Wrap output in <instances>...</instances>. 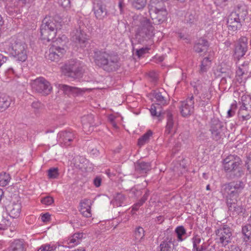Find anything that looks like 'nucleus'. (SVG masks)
<instances>
[{
    "label": "nucleus",
    "mask_w": 251,
    "mask_h": 251,
    "mask_svg": "<svg viewBox=\"0 0 251 251\" xmlns=\"http://www.w3.org/2000/svg\"><path fill=\"white\" fill-rule=\"evenodd\" d=\"M25 244L24 241L17 239L12 242L8 251H25Z\"/></svg>",
    "instance_id": "obj_26"
},
{
    "label": "nucleus",
    "mask_w": 251,
    "mask_h": 251,
    "mask_svg": "<svg viewBox=\"0 0 251 251\" xmlns=\"http://www.w3.org/2000/svg\"><path fill=\"white\" fill-rule=\"evenodd\" d=\"M151 169V166L150 163L145 162H138L135 164V170L140 173H146Z\"/></svg>",
    "instance_id": "obj_28"
},
{
    "label": "nucleus",
    "mask_w": 251,
    "mask_h": 251,
    "mask_svg": "<svg viewBox=\"0 0 251 251\" xmlns=\"http://www.w3.org/2000/svg\"><path fill=\"white\" fill-rule=\"evenodd\" d=\"M10 180V176L9 174L6 173L0 174V186H5L7 185Z\"/></svg>",
    "instance_id": "obj_41"
},
{
    "label": "nucleus",
    "mask_w": 251,
    "mask_h": 251,
    "mask_svg": "<svg viewBox=\"0 0 251 251\" xmlns=\"http://www.w3.org/2000/svg\"><path fill=\"white\" fill-rule=\"evenodd\" d=\"M249 226H251V216L249 217V218L248 219V224H247Z\"/></svg>",
    "instance_id": "obj_64"
},
{
    "label": "nucleus",
    "mask_w": 251,
    "mask_h": 251,
    "mask_svg": "<svg viewBox=\"0 0 251 251\" xmlns=\"http://www.w3.org/2000/svg\"><path fill=\"white\" fill-rule=\"evenodd\" d=\"M239 66H241L242 68H245L248 72L249 71V63L248 62H244L241 64H239Z\"/></svg>",
    "instance_id": "obj_60"
},
{
    "label": "nucleus",
    "mask_w": 251,
    "mask_h": 251,
    "mask_svg": "<svg viewBox=\"0 0 251 251\" xmlns=\"http://www.w3.org/2000/svg\"><path fill=\"white\" fill-rule=\"evenodd\" d=\"M94 10L95 16L98 19L102 20L107 15V11L105 6L102 4H97Z\"/></svg>",
    "instance_id": "obj_27"
},
{
    "label": "nucleus",
    "mask_w": 251,
    "mask_h": 251,
    "mask_svg": "<svg viewBox=\"0 0 251 251\" xmlns=\"http://www.w3.org/2000/svg\"><path fill=\"white\" fill-rule=\"evenodd\" d=\"M32 107L36 110H39L42 107V104L39 101H34L32 103Z\"/></svg>",
    "instance_id": "obj_54"
},
{
    "label": "nucleus",
    "mask_w": 251,
    "mask_h": 251,
    "mask_svg": "<svg viewBox=\"0 0 251 251\" xmlns=\"http://www.w3.org/2000/svg\"><path fill=\"white\" fill-rule=\"evenodd\" d=\"M208 46V42L206 40L200 38L195 43L194 50L198 53L205 52L207 50Z\"/></svg>",
    "instance_id": "obj_25"
},
{
    "label": "nucleus",
    "mask_w": 251,
    "mask_h": 251,
    "mask_svg": "<svg viewBox=\"0 0 251 251\" xmlns=\"http://www.w3.org/2000/svg\"><path fill=\"white\" fill-rule=\"evenodd\" d=\"M211 65V60L208 57H205L201 61L200 70V73L206 72Z\"/></svg>",
    "instance_id": "obj_36"
},
{
    "label": "nucleus",
    "mask_w": 251,
    "mask_h": 251,
    "mask_svg": "<svg viewBox=\"0 0 251 251\" xmlns=\"http://www.w3.org/2000/svg\"><path fill=\"white\" fill-rule=\"evenodd\" d=\"M131 5L136 9L144 8L147 3V0H128Z\"/></svg>",
    "instance_id": "obj_35"
},
{
    "label": "nucleus",
    "mask_w": 251,
    "mask_h": 251,
    "mask_svg": "<svg viewBox=\"0 0 251 251\" xmlns=\"http://www.w3.org/2000/svg\"><path fill=\"white\" fill-rule=\"evenodd\" d=\"M216 235L219 237L220 242L226 246L230 242L232 231L230 227L226 225H222L215 231Z\"/></svg>",
    "instance_id": "obj_12"
},
{
    "label": "nucleus",
    "mask_w": 251,
    "mask_h": 251,
    "mask_svg": "<svg viewBox=\"0 0 251 251\" xmlns=\"http://www.w3.org/2000/svg\"><path fill=\"white\" fill-rule=\"evenodd\" d=\"M101 182V179L99 177H96L94 180V183L97 187H98L100 185Z\"/></svg>",
    "instance_id": "obj_57"
},
{
    "label": "nucleus",
    "mask_w": 251,
    "mask_h": 251,
    "mask_svg": "<svg viewBox=\"0 0 251 251\" xmlns=\"http://www.w3.org/2000/svg\"><path fill=\"white\" fill-rule=\"evenodd\" d=\"M7 51L17 60L24 62L27 59V45L24 42L12 38L7 43Z\"/></svg>",
    "instance_id": "obj_2"
},
{
    "label": "nucleus",
    "mask_w": 251,
    "mask_h": 251,
    "mask_svg": "<svg viewBox=\"0 0 251 251\" xmlns=\"http://www.w3.org/2000/svg\"><path fill=\"white\" fill-rule=\"evenodd\" d=\"M248 73L247 70L245 68H242L241 66L238 67V70L236 71V74L239 76H241L243 75Z\"/></svg>",
    "instance_id": "obj_52"
},
{
    "label": "nucleus",
    "mask_w": 251,
    "mask_h": 251,
    "mask_svg": "<svg viewBox=\"0 0 251 251\" xmlns=\"http://www.w3.org/2000/svg\"><path fill=\"white\" fill-rule=\"evenodd\" d=\"M3 216H0V225L2 224H6V222L7 220L6 219L3 218Z\"/></svg>",
    "instance_id": "obj_63"
},
{
    "label": "nucleus",
    "mask_w": 251,
    "mask_h": 251,
    "mask_svg": "<svg viewBox=\"0 0 251 251\" xmlns=\"http://www.w3.org/2000/svg\"><path fill=\"white\" fill-rule=\"evenodd\" d=\"M55 42L50 46L49 50L45 53V57L51 61L58 62L66 53L64 48L57 46Z\"/></svg>",
    "instance_id": "obj_10"
},
{
    "label": "nucleus",
    "mask_w": 251,
    "mask_h": 251,
    "mask_svg": "<svg viewBox=\"0 0 251 251\" xmlns=\"http://www.w3.org/2000/svg\"><path fill=\"white\" fill-rule=\"evenodd\" d=\"M192 240H193V243H194L197 244L198 245H199L201 241V238L197 235H195L193 238Z\"/></svg>",
    "instance_id": "obj_59"
},
{
    "label": "nucleus",
    "mask_w": 251,
    "mask_h": 251,
    "mask_svg": "<svg viewBox=\"0 0 251 251\" xmlns=\"http://www.w3.org/2000/svg\"><path fill=\"white\" fill-rule=\"evenodd\" d=\"M125 200V196L121 193H117L115 196L112 202L114 205L120 206Z\"/></svg>",
    "instance_id": "obj_37"
},
{
    "label": "nucleus",
    "mask_w": 251,
    "mask_h": 251,
    "mask_svg": "<svg viewBox=\"0 0 251 251\" xmlns=\"http://www.w3.org/2000/svg\"><path fill=\"white\" fill-rule=\"evenodd\" d=\"M201 95L199 96V101L202 105H206L208 100L211 99V96L209 90V87L203 90L202 92H201Z\"/></svg>",
    "instance_id": "obj_29"
},
{
    "label": "nucleus",
    "mask_w": 251,
    "mask_h": 251,
    "mask_svg": "<svg viewBox=\"0 0 251 251\" xmlns=\"http://www.w3.org/2000/svg\"><path fill=\"white\" fill-rule=\"evenodd\" d=\"M167 14V10H161L150 14L154 23L160 24L166 20Z\"/></svg>",
    "instance_id": "obj_23"
},
{
    "label": "nucleus",
    "mask_w": 251,
    "mask_h": 251,
    "mask_svg": "<svg viewBox=\"0 0 251 251\" xmlns=\"http://www.w3.org/2000/svg\"><path fill=\"white\" fill-rule=\"evenodd\" d=\"M244 184L243 182L233 181L223 184L221 192L224 197L226 198V201L228 199H236V196L243 189Z\"/></svg>",
    "instance_id": "obj_7"
},
{
    "label": "nucleus",
    "mask_w": 251,
    "mask_h": 251,
    "mask_svg": "<svg viewBox=\"0 0 251 251\" xmlns=\"http://www.w3.org/2000/svg\"><path fill=\"white\" fill-rule=\"evenodd\" d=\"M48 176L49 178L55 179L59 176L58 169L57 168H52L48 170Z\"/></svg>",
    "instance_id": "obj_45"
},
{
    "label": "nucleus",
    "mask_w": 251,
    "mask_h": 251,
    "mask_svg": "<svg viewBox=\"0 0 251 251\" xmlns=\"http://www.w3.org/2000/svg\"><path fill=\"white\" fill-rule=\"evenodd\" d=\"M144 229L140 226L136 228L134 232V238L136 242H140L144 238Z\"/></svg>",
    "instance_id": "obj_39"
},
{
    "label": "nucleus",
    "mask_w": 251,
    "mask_h": 251,
    "mask_svg": "<svg viewBox=\"0 0 251 251\" xmlns=\"http://www.w3.org/2000/svg\"><path fill=\"white\" fill-rule=\"evenodd\" d=\"M194 97L187 99L186 100L182 101L180 107V112L182 116L187 117L191 115L194 110Z\"/></svg>",
    "instance_id": "obj_14"
},
{
    "label": "nucleus",
    "mask_w": 251,
    "mask_h": 251,
    "mask_svg": "<svg viewBox=\"0 0 251 251\" xmlns=\"http://www.w3.org/2000/svg\"><path fill=\"white\" fill-rule=\"evenodd\" d=\"M165 94V92L164 90L154 93V98L156 99V101L158 102L156 104L160 105L161 104L164 105L166 103Z\"/></svg>",
    "instance_id": "obj_34"
},
{
    "label": "nucleus",
    "mask_w": 251,
    "mask_h": 251,
    "mask_svg": "<svg viewBox=\"0 0 251 251\" xmlns=\"http://www.w3.org/2000/svg\"><path fill=\"white\" fill-rule=\"evenodd\" d=\"M208 86L205 83H201L198 82L196 86H194L195 90L194 94L195 95L199 94L201 92H202L203 90L206 89Z\"/></svg>",
    "instance_id": "obj_44"
},
{
    "label": "nucleus",
    "mask_w": 251,
    "mask_h": 251,
    "mask_svg": "<svg viewBox=\"0 0 251 251\" xmlns=\"http://www.w3.org/2000/svg\"><path fill=\"white\" fill-rule=\"evenodd\" d=\"M245 165L249 174H251V153H250L247 156L245 161Z\"/></svg>",
    "instance_id": "obj_49"
},
{
    "label": "nucleus",
    "mask_w": 251,
    "mask_h": 251,
    "mask_svg": "<svg viewBox=\"0 0 251 251\" xmlns=\"http://www.w3.org/2000/svg\"><path fill=\"white\" fill-rule=\"evenodd\" d=\"M149 75L152 78V80L153 81H156L157 80V76L155 74V73H154L153 72H151V73H150Z\"/></svg>",
    "instance_id": "obj_61"
},
{
    "label": "nucleus",
    "mask_w": 251,
    "mask_h": 251,
    "mask_svg": "<svg viewBox=\"0 0 251 251\" xmlns=\"http://www.w3.org/2000/svg\"><path fill=\"white\" fill-rule=\"evenodd\" d=\"M166 118L167 124L165 134L166 135H168L175 133L176 119L174 115L170 111H168L166 113Z\"/></svg>",
    "instance_id": "obj_18"
},
{
    "label": "nucleus",
    "mask_w": 251,
    "mask_h": 251,
    "mask_svg": "<svg viewBox=\"0 0 251 251\" xmlns=\"http://www.w3.org/2000/svg\"><path fill=\"white\" fill-rule=\"evenodd\" d=\"M167 3L163 0H151L149 4V10L150 14L156 12L161 10H167L166 4Z\"/></svg>",
    "instance_id": "obj_19"
},
{
    "label": "nucleus",
    "mask_w": 251,
    "mask_h": 251,
    "mask_svg": "<svg viewBox=\"0 0 251 251\" xmlns=\"http://www.w3.org/2000/svg\"><path fill=\"white\" fill-rule=\"evenodd\" d=\"M64 70L66 75L75 78L79 76L81 68L79 62L75 60H71L66 64Z\"/></svg>",
    "instance_id": "obj_13"
},
{
    "label": "nucleus",
    "mask_w": 251,
    "mask_h": 251,
    "mask_svg": "<svg viewBox=\"0 0 251 251\" xmlns=\"http://www.w3.org/2000/svg\"><path fill=\"white\" fill-rule=\"evenodd\" d=\"M60 4L66 8L70 7V0H60Z\"/></svg>",
    "instance_id": "obj_53"
},
{
    "label": "nucleus",
    "mask_w": 251,
    "mask_h": 251,
    "mask_svg": "<svg viewBox=\"0 0 251 251\" xmlns=\"http://www.w3.org/2000/svg\"><path fill=\"white\" fill-rule=\"evenodd\" d=\"M152 132L151 130L148 131L141 137L138 139V145L141 146L148 142L150 137L152 135Z\"/></svg>",
    "instance_id": "obj_40"
},
{
    "label": "nucleus",
    "mask_w": 251,
    "mask_h": 251,
    "mask_svg": "<svg viewBox=\"0 0 251 251\" xmlns=\"http://www.w3.org/2000/svg\"><path fill=\"white\" fill-rule=\"evenodd\" d=\"M189 138V134L187 132H185L181 133L179 135L178 138V140L179 141H181L184 143L186 144L188 143V140Z\"/></svg>",
    "instance_id": "obj_48"
},
{
    "label": "nucleus",
    "mask_w": 251,
    "mask_h": 251,
    "mask_svg": "<svg viewBox=\"0 0 251 251\" xmlns=\"http://www.w3.org/2000/svg\"><path fill=\"white\" fill-rule=\"evenodd\" d=\"M248 50V38L242 37L235 48V54L237 57L243 56Z\"/></svg>",
    "instance_id": "obj_16"
},
{
    "label": "nucleus",
    "mask_w": 251,
    "mask_h": 251,
    "mask_svg": "<svg viewBox=\"0 0 251 251\" xmlns=\"http://www.w3.org/2000/svg\"><path fill=\"white\" fill-rule=\"evenodd\" d=\"M84 25L79 23L71 32V39L72 41L78 44L81 47L86 46L88 41V36L84 31Z\"/></svg>",
    "instance_id": "obj_8"
},
{
    "label": "nucleus",
    "mask_w": 251,
    "mask_h": 251,
    "mask_svg": "<svg viewBox=\"0 0 251 251\" xmlns=\"http://www.w3.org/2000/svg\"><path fill=\"white\" fill-rule=\"evenodd\" d=\"M81 122L83 128L86 129L87 127L93 126L94 116L91 114L84 116L82 117Z\"/></svg>",
    "instance_id": "obj_31"
},
{
    "label": "nucleus",
    "mask_w": 251,
    "mask_h": 251,
    "mask_svg": "<svg viewBox=\"0 0 251 251\" xmlns=\"http://www.w3.org/2000/svg\"><path fill=\"white\" fill-rule=\"evenodd\" d=\"M60 136H62L63 139V141L65 144H67L68 142H70L75 138V135L73 133L69 131L62 132L60 133Z\"/></svg>",
    "instance_id": "obj_38"
},
{
    "label": "nucleus",
    "mask_w": 251,
    "mask_h": 251,
    "mask_svg": "<svg viewBox=\"0 0 251 251\" xmlns=\"http://www.w3.org/2000/svg\"><path fill=\"white\" fill-rule=\"evenodd\" d=\"M147 49L142 48L136 51L137 55L140 57L146 52Z\"/></svg>",
    "instance_id": "obj_58"
},
{
    "label": "nucleus",
    "mask_w": 251,
    "mask_h": 251,
    "mask_svg": "<svg viewBox=\"0 0 251 251\" xmlns=\"http://www.w3.org/2000/svg\"><path fill=\"white\" fill-rule=\"evenodd\" d=\"M242 233L248 240L251 239V227L247 225L243 226Z\"/></svg>",
    "instance_id": "obj_47"
},
{
    "label": "nucleus",
    "mask_w": 251,
    "mask_h": 251,
    "mask_svg": "<svg viewBox=\"0 0 251 251\" xmlns=\"http://www.w3.org/2000/svg\"><path fill=\"white\" fill-rule=\"evenodd\" d=\"M50 219V215L49 213H45L41 216V220L43 222H48Z\"/></svg>",
    "instance_id": "obj_55"
},
{
    "label": "nucleus",
    "mask_w": 251,
    "mask_h": 251,
    "mask_svg": "<svg viewBox=\"0 0 251 251\" xmlns=\"http://www.w3.org/2000/svg\"><path fill=\"white\" fill-rule=\"evenodd\" d=\"M228 0H215L214 2L217 5L224 6L226 5V2Z\"/></svg>",
    "instance_id": "obj_56"
},
{
    "label": "nucleus",
    "mask_w": 251,
    "mask_h": 251,
    "mask_svg": "<svg viewBox=\"0 0 251 251\" xmlns=\"http://www.w3.org/2000/svg\"><path fill=\"white\" fill-rule=\"evenodd\" d=\"M31 85L34 91L44 95H49L52 90L50 82L43 77L36 78L33 81Z\"/></svg>",
    "instance_id": "obj_9"
},
{
    "label": "nucleus",
    "mask_w": 251,
    "mask_h": 251,
    "mask_svg": "<svg viewBox=\"0 0 251 251\" xmlns=\"http://www.w3.org/2000/svg\"><path fill=\"white\" fill-rule=\"evenodd\" d=\"M247 14V10L245 6H237L228 17V29L235 31L240 28L241 23L245 21Z\"/></svg>",
    "instance_id": "obj_3"
},
{
    "label": "nucleus",
    "mask_w": 251,
    "mask_h": 251,
    "mask_svg": "<svg viewBox=\"0 0 251 251\" xmlns=\"http://www.w3.org/2000/svg\"><path fill=\"white\" fill-rule=\"evenodd\" d=\"M175 232L177 235L178 241H182V236L186 234V230L183 226H179L175 229Z\"/></svg>",
    "instance_id": "obj_43"
},
{
    "label": "nucleus",
    "mask_w": 251,
    "mask_h": 251,
    "mask_svg": "<svg viewBox=\"0 0 251 251\" xmlns=\"http://www.w3.org/2000/svg\"><path fill=\"white\" fill-rule=\"evenodd\" d=\"M10 101L8 96L0 94V112L7 109L10 105Z\"/></svg>",
    "instance_id": "obj_33"
},
{
    "label": "nucleus",
    "mask_w": 251,
    "mask_h": 251,
    "mask_svg": "<svg viewBox=\"0 0 251 251\" xmlns=\"http://www.w3.org/2000/svg\"><path fill=\"white\" fill-rule=\"evenodd\" d=\"M224 126L221 122L214 120L212 122L211 126V131L213 138L218 141L221 138L223 134Z\"/></svg>",
    "instance_id": "obj_17"
},
{
    "label": "nucleus",
    "mask_w": 251,
    "mask_h": 251,
    "mask_svg": "<svg viewBox=\"0 0 251 251\" xmlns=\"http://www.w3.org/2000/svg\"><path fill=\"white\" fill-rule=\"evenodd\" d=\"M57 25L52 17L46 16L43 20L40 26L41 38L48 42L53 39L56 36Z\"/></svg>",
    "instance_id": "obj_4"
},
{
    "label": "nucleus",
    "mask_w": 251,
    "mask_h": 251,
    "mask_svg": "<svg viewBox=\"0 0 251 251\" xmlns=\"http://www.w3.org/2000/svg\"><path fill=\"white\" fill-rule=\"evenodd\" d=\"M59 88L64 91V92L67 95L70 94H77L81 92H85L86 91L91 90V89H80L76 87L70 86L65 84H59Z\"/></svg>",
    "instance_id": "obj_20"
},
{
    "label": "nucleus",
    "mask_w": 251,
    "mask_h": 251,
    "mask_svg": "<svg viewBox=\"0 0 251 251\" xmlns=\"http://www.w3.org/2000/svg\"><path fill=\"white\" fill-rule=\"evenodd\" d=\"M236 201V199H228L226 201V204L229 211L239 214L243 212V208L241 205H238Z\"/></svg>",
    "instance_id": "obj_24"
},
{
    "label": "nucleus",
    "mask_w": 251,
    "mask_h": 251,
    "mask_svg": "<svg viewBox=\"0 0 251 251\" xmlns=\"http://www.w3.org/2000/svg\"><path fill=\"white\" fill-rule=\"evenodd\" d=\"M175 241V234L167 231V235L160 246V251H173Z\"/></svg>",
    "instance_id": "obj_15"
},
{
    "label": "nucleus",
    "mask_w": 251,
    "mask_h": 251,
    "mask_svg": "<svg viewBox=\"0 0 251 251\" xmlns=\"http://www.w3.org/2000/svg\"><path fill=\"white\" fill-rule=\"evenodd\" d=\"M154 29L150 20L143 18L140 22V25L138 28L135 37L139 42L151 39L154 35Z\"/></svg>",
    "instance_id": "obj_6"
},
{
    "label": "nucleus",
    "mask_w": 251,
    "mask_h": 251,
    "mask_svg": "<svg viewBox=\"0 0 251 251\" xmlns=\"http://www.w3.org/2000/svg\"><path fill=\"white\" fill-rule=\"evenodd\" d=\"M242 105L238 111V117L242 121H246L251 117V98L243 96L241 98Z\"/></svg>",
    "instance_id": "obj_11"
},
{
    "label": "nucleus",
    "mask_w": 251,
    "mask_h": 251,
    "mask_svg": "<svg viewBox=\"0 0 251 251\" xmlns=\"http://www.w3.org/2000/svg\"><path fill=\"white\" fill-rule=\"evenodd\" d=\"M83 237V233L76 232L69 238L67 242L70 246L72 247L78 244Z\"/></svg>",
    "instance_id": "obj_30"
},
{
    "label": "nucleus",
    "mask_w": 251,
    "mask_h": 251,
    "mask_svg": "<svg viewBox=\"0 0 251 251\" xmlns=\"http://www.w3.org/2000/svg\"><path fill=\"white\" fill-rule=\"evenodd\" d=\"M91 201L88 199H84L80 202L79 211L84 217H91Z\"/></svg>",
    "instance_id": "obj_21"
},
{
    "label": "nucleus",
    "mask_w": 251,
    "mask_h": 251,
    "mask_svg": "<svg viewBox=\"0 0 251 251\" xmlns=\"http://www.w3.org/2000/svg\"><path fill=\"white\" fill-rule=\"evenodd\" d=\"M94 53L96 65L107 72L116 71L121 66L120 58L114 53L97 50Z\"/></svg>",
    "instance_id": "obj_1"
},
{
    "label": "nucleus",
    "mask_w": 251,
    "mask_h": 251,
    "mask_svg": "<svg viewBox=\"0 0 251 251\" xmlns=\"http://www.w3.org/2000/svg\"><path fill=\"white\" fill-rule=\"evenodd\" d=\"M56 248L54 245L46 244L42 245L37 251H54Z\"/></svg>",
    "instance_id": "obj_46"
},
{
    "label": "nucleus",
    "mask_w": 251,
    "mask_h": 251,
    "mask_svg": "<svg viewBox=\"0 0 251 251\" xmlns=\"http://www.w3.org/2000/svg\"><path fill=\"white\" fill-rule=\"evenodd\" d=\"M21 202L17 200L16 202L13 201L8 207V210L10 217L16 218L19 216L21 211Z\"/></svg>",
    "instance_id": "obj_22"
},
{
    "label": "nucleus",
    "mask_w": 251,
    "mask_h": 251,
    "mask_svg": "<svg viewBox=\"0 0 251 251\" xmlns=\"http://www.w3.org/2000/svg\"><path fill=\"white\" fill-rule=\"evenodd\" d=\"M161 107L159 104H153L150 109L152 116L159 117L161 115Z\"/></svg>",
    "instance_id": "obj_42"
},
{
    "label": "nucleus",
    "mask_w": 251,
    "mask_h": 251,
    "mask_svg": "<svg viewBox=\"0 0 251 251\" xmlns=\"http://www.w3.org/2000/svg\"><path fill=\"white\" fill-rule=\"evenodd\" d=\"M53 198L50 196H47L41 200V202L45 205H50L53 202Z\"/></svg>",
    "instance_id": "obj_51"
},
{
    "label": "nucleus",
    "mask_w": 251,
    "mask_h": 251,
    "mask_svg": "<svg viewBox=\"0 0 251 251\" xmlns=\"http://www.w3.org/2000/svg\"><path fill=\"white\" fill-rule=\"evenodd\" d=\"M237 109V104L236 102L231 104L230 108L227 111V116L228 117H231L234 116L235 114L236 110Z\"/></svg>",
    "instance_id": "obj_50"
},
{
    "label": "nucleus",
    "mask_w": 251,
    "mask_h": 251,
    "mask_svg": "<svg viewBox=\"0 0 251 251\" xmlns=\"http://www.w3.org/2000/svg\"><path fill=\"white\" fill-rule=\"evenodd\" d=\"M242 162L237 156L230 155L226 157L223 161V166L226 172L231 173L234 177H241L244 175L242 168Z\"/></svg>",
    "instance_id": "obj_5"
},
{
    "label": "nucleus",
    "mask_w": 251,
    "mask_h": 251,
    "mask_svg": "<svg viewBox=\"0 0 251 251\" xmlns=\"http://www.w3.org/2000/svg\"><path fill=\"white\" fill-rule=\"evenodd\" d=\"M197 19L196 12L193 10L187 11L185 16V22L190 25L195 24L197 22Z\"/></svg>",
    "instance_id": "obj_32"
},
{
    "label": "nucleus",
    "mask_w": 251,
    "mask_h": 251,
    "mask_svg": "<svg viewBox=\"0 0 251 251\" xmlns=\"http://www.w3.org/2000/svg\"><path fill=\"white\" fill-rule=\"evenodd\" d=\"M149 195V193L148 191H146L145 194L144 195L143 197L142 198V200H143V201H146L148 199V197Z\"/></svg>",
    "instance_id": "obj_62"
}]
</instances>
